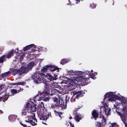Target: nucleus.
<instances>
[{"label": "nucleus", "instance_id": "f257e3e1", "mask_svg": "<svg viewBox=\"0 0 127 127\" xmlns=\"http://www.w3.org/2000/svg\"><path fill=\"white\" fill-rule=\"evenodd\" d=\"M85 73L81 71H75L72 70L68 71L67 75L71 76V80L68 86L70 90L75 89L77 85L83 86L87 84L86 81L88 78L85 76Z\"/></svg>", "mask_w": 127, "mask_h": 127}, {"label": "nucleus", "instance_id": "f03ea898", "mask_svg": "<svg viewBox=\"0 0 127 127\" xmlns=\"http://www.w3.org/2000/svg\"><path fill=\"white\" fill-rule=\"evenodd\" d=\"M105 96L104 100L106 98L109 97L106 100L117 102L116 105H114V107L116 108H118L119 107V106L121 104L124 105L126 104L127 103V100L125 98L122 97L120 95H117L114 93L108 92Z\"/></svg>", "mask_w": 127, "mask_h": 127}, {"label": "nucleus", "instance_id": "7ed1b4c3", "mask_svg": "<svg viewBox=\"0 0 127 127\" xmlns=\"http://www.w3.org/2000/svg\"><path fill=\"white\" fill-rule=\"evenodd\" d=\"M38 95H37L34 99L31 100L30 101L27 103L25 109L22 111L21 114L22 115H28L27 117L28 118L30 115V114L32 115V112L36 111V108L35 105H36V104H34L33 102H35L36 98Z\"/></svg>", "mask_w": 127, "mask_h": 127}, {"label": "nucleus", "instance_id": "20e7f679", "mask_svg": "<svg viewBox=\"0 0 127 127\" xmlns=\"http://www.w3.org/2000/svg\"><path fill=\"white\" fill-rule=\"evenodd\" d=\"M43 103L41 102L40 105V113L41 115H40V120H46L48 118V116H47V112L46 109L44 107Z\"/></svg>", "mask_w": 127, "mask_h": 127}, {"label": "nucleus", "instance_id": "39448f33", "mask_svg": "<svg viewBox=\"0 0 127 127\" xmlns=\"http://www.w3.org/2000/svg\"><path fill=\"white\" fill-rule=\"evenodd\" d=\"M26 64L25 62H23L21 64L22 68L23 69L24 73H26L28 72L35 65L34 62H31L29 63L27 65V67L25 66Z\"/></svg>", "mask_w": 127, "mask_h": 127}, {"label": "nucleus", "instance_id": "423d86ee", "mask_svg": "<svg viewBox=\"0 0 127 127\" xmlns=\"http://www.w3.org/2000/svg\"><path fill=\"white\" fill-rule=\"evenodd\" d=\"M25 122L30 123L32 126L36 125L37 120L35 118V113H32L31 115H30L28 118V120H26Z\"/></svg>", "mask_w": 127, "mask_h": 127}, {"label": "nucleus", "instance_id": "0eeeda50", "mask_svg": "<svg viewBox=\"0 0 127 127\" xmlns=\"http://www.w3.org/2000/svg\"><path fill=\"white\" fill-rule=\"evenodd\" d=\"M39 69H37L36 70V72L33 76V81L36 83H38L39 81Z\"/></svg>", "mask_w": 127, "mask_h": 127}, {"label": "nucleus", "instance_id": "6e6552de", "mask_svg": "<svg viewBox=\"0 0 127 127\" xmlns=\"http://www.w3.org/2000/svg\"><path fill=\"white\" fill-rule=\"evenodd\" d=\"M22 68L21 65V68L20 69H13L11 71V73L14 75H15L18 73L20 75H22L24 73L23 69Z\"/></svg>", "mask_w": 127, "mask_h": 127}, {"label": "nucleus", "instance_id": "1a4fd4ad", "mask_svg": "<svg viewBox=\"0 0 127 127\" xmlns=\"http://www.w3.org/2000/svg\"><path fill=\"white\" fill-rule=\"evenodd\" d=\"M36 47V46L34 44H32L24 47V51H25L27 50H29L30 49H31L32 51H35V50Z\"/></svg>", "mask_w": 127, "mask_h": 127}, {"label": "nucleus", "instance_id": "9d476101", "mask_svg": "<svg viewBox=\"0 0 127 127\" xmlns=\"http://www.w3.org/2000/svg\"><path fill=\"white\" fill-rule=\"evenodd\" d=\"M85 93L83 91H81L79 92H74L72 93L73 96H76L75 97V98H78L79 97L82 96Z\"/></svg>", "mask_w": 127, "mask_h": 127}, {"label": "nucleus", "instance_id": "9b49d317", "mask_svg": "<svg viewBox=\"0 0 127 127\" xmlns=\"http://www.w3.org/2000/svg\"><path fill=\"white\" fill-rule=\"evenodd\" d=\"M52 99L53 101L56 103L55 104H52L51 105V107L52 108L57 107V106L60 105V102L57 98L56 97L53 98Z\"/></svg>", "mask_w": 127, "mask_h": 127}, {"label": "nucleus", "instance_id": "f8f14e48", "mask_svg": "<svg viewBox=\"0 0 127 127\" xmlns=\"http://www.w3.org/2000/svg\"><path fill=\"white\" fill-rule=\"evenodd\" d=\"M8 98L7 96L5 95L4 93H2L0 95V101H2L3 102H5L7 100Z\"/></svg>", "mask_w": 127, "mask_h": 127}, {"label": "nucleus", "instance_id": "ddd939ff", "mask_svg": "<svg viewBox=\"0 0 127 127\" xmlns=\"http://www.w3.org/2000/svg\"><path fill=\"white\" fill-rule=\"evenodd\" d=\"M43 75L48 79H49L50 81L56 80V79L55 77H53L51 75L47 73L46 75H45L42 73H40V75L43 76Z\"/></svg>", "mask_w": 127, "mask_h": 127}, {"label": "nucleus", "instance_id": "4468645a", "mask_svg": "<svg viewBox=\"0 0 127 127\" xmlns=\"http://www.w3.org/2000/svg\"><path fill=\"white\" fill-rule=\"evenodd\" d=\"M102 108L104 109V113L107 115H108L110 114L111 109H109L107 105H105L104 107H102Z\"/></svg>", "mask_w": 127, "mask_h": 127}, {"label": "nucleus", "instance_id": "2eb2a0df", "mask_svg": "<svg viewBox=\"0 0 127 127\" xmlns=\"http://www.w3.org/2000/svg\"><path fill=\"white\" fill-rule=\"evenodd\" d=\"M117 113L121 117L122 120L125 124L126 127H127V124H126L125 123L127 120V118L126 116H125L124 114H123L120 112H118Z\"/></svg>", "mask_w": 127, "mask_h": 127}, {"label": "nucleus", "instance_id": "dca6fc26", "mask_svg": "<svg viewBox=\"0 0 127 127\" xmlns=\"http://www.w3.org/2000/svg\"><path fill=\"white\" fill-rule=\"evenodd\" d=\"M17 116L16 115H11L9 116L8 118L10 121H14L16 119Z\"/></svg>", "mask_w": 127, "mask_h": 127}, {"label": "nucleus", "instance_id": "f3484780", "mask_svg": "<svg viewBox=\"0 0 127 127\" xmlns=\"http://www.w3.org/2000/svg\"><path fill=\"white\" fill-rule=\"evenodd\" d=\"M92 114L93 116L95 118V120H96V119L98 116V112L96 111L95 110H94L92 111Z\"/></svg>", "mask_w": 127, "mask_h": 127}, {"label": "nucleus", "instance_id": "a211bd4d", "mask_svg": "<svg viewBox=\"0 0 127 127\" xmlns=\"http://www.w3.org/2000/svg\"><path fill=\"white\" fill-rule=\"evenodd\" d=\"M11 73V71H8L7 72L2 74L1 75V77L3 78H7L8 77L10 76Z\"/></svg>", "mask_w": 127, "mask_h": 127}, {"label": "nucleus", "instance_id": "6ab92c4d", "mask_svg": "<svg viewBox=\"0 0 127 127\" xmlns=\"http://www.w3.org/2000/svg\"><path fill=\"white\" fill-rule=\"evenodd\" d=\"M23 89L20 88L19 90H16L12 89L11 90V93L12 94H16L17 93H18L21 91H22Z\"/></svg>", "mask_w": 127, "mask_h": 127}, {"label": "nucleus", "instance_id": "aec40b11", "mask_svg": "<svg viewBox=\"0 0 127 127\" xmlns=\"http://www.w3.org/2000/svg\"><path fill=\"white\" fill-rule=\"evenodd\" d=\"M50 67L49 65H46L43 67L41 69V71L42 72H46L48 69H49V67Z\"/></svg>", "mask_w": 127, "mask_h": 127}, {"label": "nucleus", "instance_id": "412c9836", "mask_svg": "<svg viewBox=\"0 0 127 127\" xmlns=\"http://www.w3.org/2000/svg\"><path fill=\"white\" fill-rule=\"evenodd\" d=\"M49 66L50 67H49V69L51 71H54L56 70H58V68L57 67H54L53 65H49Z\"/></svg>", "mask_w": 127, "mask_h": 127}, {"label": "nucleus", "instance_id": "4be33fe9", "mask_svg": "<svg viewBox=\"0 0 127 127\" xmlns=\"http://www.w3.org/2000/svg\"><path fill=\"white\" fill-rule=\"evenodd\" d=\"M26 83V82H19L18 83H13V85H25Z\"/></svg>", "mask_w": 127, "mask_h": 127}, {"label": "nucleus", "instance_id": "5701e85b", "mask_svg": "<svg viewBox=\"0 0 127 127\" xmlns=\"http://www.w3.org/2000/svg\"><path fill=\"white\" fill-rule=\"evenodd\" d=\"M82 118L80 115H77L75 117V120L78 122H79L80 120Z\"/></svg>", "mask_w": 127, "mask_h": 127}, {"label": "nucleus", "instance_id": "b1692460", "mask_svg": "<svg viewBox=\"0 0 127 127\" xmlns=\"http://www.w3.org/2000/svg\"><path fill=\"white\" fill-rule=\"evenodd\" d=\"M13 53V51L11 50L5 56L7 58H10L11 56L12 55Z\"/></svg>", "mask_w": 127, "mask_h": 127}, {"label": "nucleus", "instance_id": "393cba45", "mask_svg": "<svg viewBox=\"0 0 127 127\" xmlns=\"http://www.w3.org/2000/svg\"><path fill=\"white\" fill-rule=\"evenodd\" d=\"M122 112L124 114L127 115V107H123Z\"/></svg>", "mask_w": 127, "mask_h": 127}, {"label": "nucleus", "instance_id": "a878e982", "mask_svg": "<svg viewBox=\"0 0 127 127\" xmlns=\"http://www.w3.org/2000/svg\"><path fill=\"white\" fill-rule=\"evenodd\" d=\"M101 112H100V113L101 114L100 115V118L102 119V123H105L106 121V120L104 118V116L103 115H101Z\"/></svg>", "mask_w": 127, "mask_h": 127}, {"label": "nucleus", "instance_id": "bb28decb", "mask_svg": "<svg viewBox=\"0 0 127 127\" xmlns=\"http://www.w3.org/2000/svg\"><path fill=\"white\" fill-rule=\"evenodd\" d=\"M68 62V61L66 59H63L61 61V64H64Z\"/></svg>", "mask_w": 127, "mask_h": 127}, {"label": "nucleus", "instance_id": "cd10ccee", "mask_svg": "<svg viewBox=\"0 0 127 127\" xmlns=\"http://www.w3.org/2000/svg\"><path fill=\"white\" fill-rule=\"evenodd\" d=\"M5 55H3L0 58V63L1 62L2 63L3 62V60L5 58ZM2 79V78H0V80H1Z\"/></svg>", "mask_w": 127, "mask_h": 127}, {"label": "nucleus", "instance_id": "c85d7f7f", "mask_svg": "<svg viewBox=\"0 0 127 127\" xmlns=\"http://www.w3.org/2000/svg\"><path fill=\"white\" fill-rule=\"evenodd\" d=\"M90 7L92 8H95L96 7V5L94 3H91L90 5Z\"/></svg>", "mask_w": 127, "mask_h": 127}, {"label": "nucleus", "instance_id": "c756f323", "mask_svg": "<svg viewBox=\"0 0 127 127\" xmlns=\"http://www.w3.org/2000/svg\"><path fill=\"white\" fill-rule=\"evenodd\" d=\"M90 75L91 77L93 79H95L96 78V77H95L94 76V75L92 73H90Z\"/></svg>", "mask_w": 127, "mask_h": 127}, {"label": "nucleus", "instance_id": "7c9ffc66", "mask_svg": "<svg viewBox=\"0 0 127 127\" xmlns=\"http://www.w3.org/2000/svg\"><path fill=\"white\" fill-rule=\"evenodd\" d=\"M95 124L97 127H100L101 126V124L100 122H96V123Z\"/></svg>", "mask_w": 127, "mask_h": 127}, {"label": "nucleus", "instance_id": "2f4dec72", "mask_svg": "<svg viewBox=\"0 0 127 127\" xmlns=\"http://www.w3.org/2000/svg\"><path fill=\"white\" fill-rule=\"evenodd\" d=\"M57 86V85L54 82H53L52 85V86H51L52 88H54L56 87Z\"/></svg>", "mask_w": 127, "mask_h": 127}, {"label": "nucleus", "instance_id": "473e14b6", "mask_svg": "<svg viewBox=\"0 0 127 127\" xmlns=\"http://www.w3.org/2000/svg\"><path fill=\"white\" fill-rule=\"evenodd\" d=\"M110 126V127H118L117 125L115 124H112L111 126Z\"/></svg>", "mask_w": 127, "mask_h": 127}, {"label": "nucleus", "instance_id": "72a5a7b5", "mask_svg": "<svg viewBox=\"0 0 127 127\" xmlns=\"http://www.w3.org/2000/svg\"><path fill=\"white\" fill-rule=\"evenodd\" d=\"M4 84H0V90H1L4 87Z\"/></svg>", "mask_w": 127, "mask_h": 127}, {"label": "nucleus", "instance_id": "f704fd0d", "mask_svg": "<svg viewBox=\"0 0 127 127\" xmlns=\"http://www.w3.org/2000/svg\"><path fill=\"white\" fill-rule=\"evenodd\" d=\"M40 49H41V50H42V51H44V52H45L46 51V49L42 47H41V48H40Z\"/></svg>", "mask_w": 127, "mask_h": 127}, {"label": "nucleus", "instance_id": "c9c22d12", "mask_svg": "<svg viewBox=\"0 0 127 127\" xmlns=\"http://www.w3.org/2000/svg\"><path fill=\"white\" fill-rule=\"evenodd\" d=\"M20 124L22 125L24 127H30V126H28V127H27V125H26L23 124L22 123H21Z\"/></svg>", "mask_w": 127, "mask_h": 127}, {"label": "nucleus", "instance_id": "e433bc0d", "mask_svg": "<svg viewBox=\"0 0 127 127\" xmlns=\"http://www.w3.org/2000/svg\"><path fill=\"white\" fill-rule=\"evenodd\" d=\"M70 125V127H74V125L73 124H72L70 122L69 123Z\"/></svg>", "mask_w": 127, "mask_h": 127}, {"label": "nucleus", "instance_id": "4c0bfd02", "mask_svg": "<svg viewBox=\"0 0 127 127\" xmlns=\"http://www.w3.org/2000/svg\"><path fill=\"white\" fill-rule=\"evenodd\" d=\"M3 48L1 47L0 48V54H1L2 52L3 51Z\"/></svg>", "mask_w": 127, "mask_h": 127}, {"label": "nucleus", "instance_id": "58836bf2", "mask_svg": "<svg viewBox=\"0 0 127 127\" xmlns=\"http://www.w3.org/2000/svg\"><path fill=\"white\" fill-rule=\"evenodd\" d=\"M23 55H22V56H20L19 57V58H20V59H22L23 58Z\"/></svg>", "mask_w": 127, "mask_h": 127}, {"label": "nucleus", "instance_id": "ea45409f", "mask_svg": "<svg viewBox=\"0 0 127 127\" xmlns=\"http://www.w3.org/2000/svg\"><path fill=\"white\" fill-rule=\"evenodd\" d=\"M16 55H17V56L18 57L19 56V52H17V53H16Z\"/></svg>", "mask_w": 127, "mask_h": 127}, {"label": "nucleus", "instance_id": "a19ab883", "mask_svg": "<svg viewBox=\"0 0 127 127\" xmlns=\"http://www.w3.org/2000/svg\"><path fill=\"white\" fill-rule=\"evenodd\" d=\"M3 113V111H2L0 110V113L2 114Z\"/></svg>", "mask_w": 127, "mask_h": 127}, {"label": "nucleus", "instance_id": "79ce46f5", "mask_svg": "<svg viewBox=\"0 0 127 127\" xmlns=\"http://www.w3.org/2000/svg\"><path fill=\"white\" fill-rule=\"evenodd\" d=\"M46 101H47V100H49V98H46Z\"/></svg>", "mask_w": 127, "mask_h": 127}, {"label": "nucleus", "instance_id": "37998d69", "mask_svg": "<svg viewBox=\"0 0 127 127\" xmlns=\"http://www.w3.org/2000/svg\"><path fill=\"white\" fill-rule=\"evenodd\" d=\"M69 118L70 119H71L72 118V117L71 116H70L69 117Z\"/></svg>", "mask_w": 127, "mask_h": 127}, {"label": "nucleus", "instance_id": "c03bdc74", "mask_svg": "<svg viewBox=\"0 0 127 127\" xmlns=\"http://www.w3.org/2000/svg\"><path fill=\"white\" fill-rule=\"evenodd\" d=\"M73 97H72V99H71V100H72L73 99Z\"/></svg>", "mask_w": 127, "mask_h": 127}, {"label": "nucleus", "instance_id": "a18cd8bd", "mask_svg": "<svg viewBox=\"0 0 127 127\" xmlns=\"http://www.w3.org/2000/svg\"><path fill=\"white\" fill-rule=\"evenodd\" d=\"M37 101H39V99H38Z\"/></svg>", "mask_w": 127, "mask_h": 127}, {"label": "nucleus", "instance_id": "49530a36", "mask_svg": "<svg viewBox=\"0 0 127 127\" xmlns=\"http://www.w3.org/2000/svg\"><path fill=\"white\" fill-rule=\"evenodd\" d=\"M47 94V93H45V95H46V94Z\"/></svg>", "mask_w": 127, "mask_h": 127}, {"label": "nucleus", "instance_id": "de8ad7c7", "mask_svg": "<svg viewBox=\"0 0 127 127\" xmlns=\"http://www.w3.org/2000/svg\"><path fill=\"white\" fill-rule=\"evenodd\" d=\"M42 123L43 124H45L47 125L46 123H43V122H42Z\"/></svg>", "mask_w": 127, "mask_h": 127}, {"label": "nucleus", "instance_id": "09e8293b", "mask_svg": "<svg viewBox=\"0 0 127 127\" xmlns=\"http://www.w3.org/2000/svg\"><path fill=\"white\" fill-rule=\"evenodd\" d=\"M43 60V59H40V61H41V60Z\"/></svg>", "mask_w": 127, "mask_h": 127}, {"label": "nucleus", "instance_id": "8fccbe9b", "mask_svg": "<svg viewBox=\"0 0 127 127\" xmlns=\"http://www.w3.org/2000/svg\"><path fill=\"white\" fill-rule=\"evenodd\" d=\"M16 59H17V57L16 56Z\"/></svg>", "mask_w": 127, "mask_h": 127}, {"label": "nucleus", "instance_id": "3c124183", "mask_svg": "<svg viewBox=\"0 0 127 127\" xmlns=\"http://www.w3.org/2000/svg\"><path fill=\"white\" fill-rule=\"evenodd\" d=\"M91 71H92V72H93V70H91Z\"/></svg>", "mask_w": 127, "mask_h": 127}, {"label": "nucleus", "instance_id": "603ef678", "mask_svg": "<svg viewBox=\"0 0 127 127\" xmlns=\"http://www.w3.org/2000/svg\"><path fill=\"white\" fill-rule=\"evenodd\" d=\"M75 101V99H74V101Z\"/></svg>", "mask_w": 127, "mask_h": 127}, {"label": "nucleus", "instance_id": "864d4df0", "mask_svg": "<svg viewBox=\"0 0 127 127\" xmlns=\"http://www.w3.org/2000/svg\"><path fill=\"white\" fill-rule=\"evenodd\" d=\"M78 3V2H76V3Z\"/></svg>", "mask_w": 127, "mask_h": 127}]
</instances>
